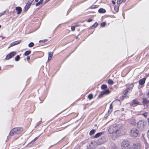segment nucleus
<instances>
[{"label":"nucleus","mask_w":149,"mask_h":149,"mask_svg":"<svg viewBox=\"0 0 149 149\" xmlns=\"http://www.w3.org/2000/svg\"><path fill=\"white\" fill-rule=\"evenodd\" d=\"M121 129L120 126L118 125L113 126L109 127L108 130V132L110 134L115 133L116 134V137L119 136L120 131Z\"/></svg>","instance_id":"1"},{"label":"nucleus","mask_w":149,"mask_h":149,"mask_svg":"<svg viewBox=\"0 0 149 149\" xmlns=\"http://www.w3.org/2000/svg\"><path fill=\"white\" fill-rule=\"evenodd\" d=\"M23 130L21 127H16L13 129L10 132L9 135L12 136L19 134Z\"/></svg>","instance_id":"2"},{"label":"nucleus","mask_w":149,"mask_h":149,"mask_svg":"<svg viewBox=\"0 0 149 149\" xmlns=\"http://www.w3.org/2000/svg\"><path fill=\"white\" fill-rule=\"evenodd\" d=\"M130 135L132 137H136L139 135V131L135 128H133L130 132Z\"/></svg>","instance_id":"3"},{"label":"nucleus","mask_w":149,"mask_h":149,"mask_svg":"<svg viewBox=\"0 0 149 149\" xmlns=\"http://www.w3.org/2000/svg\"><path fill=\"white\" fill-rule=\"evenodd\" d=\"M122 146L123 149H129V142L127 140H124L122 143Z\"/></svg>","instance_id":"4"},{"label":"nucleus","mask_w":149,"mask_h":149,"mask_svg":"<svg viewBox=\"0 0 149 149\" xmlns=\"http://www.w3.org/2000/svg\"><path fill=\"white\" fill-rule=\"evenodd\" d=\"M137 125L138 128L141 130H143L144 126L143 121L142 120L139 121L137 123Z\"/></svg>","instance_id":"5"},{"label":"nucleus","mask_w":149,"mask_h":149,"mask_svg":"<svg viewBox=\"0 0 149 149\" xmlns=\"http://www.w3.org/2000/svg\"><path fill=\"white\" fill-rule=\"evenodd\" d=\"M109 93L110 91L109 90L102 91L101 92L98 97H101L104 95L107 94Z\"/></svg>","instance_id":"6"},{"label":"nucleus","mask_w":149,"mask_h":149,"mask_svg":"<svg viewBox=\"0 0 149 149\" xmlns=\"http://www.w3.org/2000/svg\"><path fill=\"white\" fill-rule=\"evenodd\" d=\"M16 54V52H13L8 54L6 56V59H9L13 56Z\"/></svg>","instance_id":"7"},{"label":"nucleus","mask_w":149,"mask_h":149,"mask_svg":"<svg viewBox=\"0 0 149 149\" xmlns=\"http://www.w3.org/2000/svg\"><path fill=\"white\" fill-rule=\"evenodd\" d=\"M134 85L133 84H130L129 86L126 89V92L125 93L127 94L128 92H130V91H131L132 90V89Z\"/></svg>","instance_id":"8"},{"label":"nucleus","mask_w":149,"mask_h":149,"mask_svg":"<svg viewBox=\"0 0 149 149\" xmlns=\"http://www.w3.org/2000/svg\"><path fill=\"white\" fill-rule=\"evenodd\" d=\"M140 147V145L139 143L133 144L131 149H139Z\"/></svg>","instance_id":"9"},{"label":"nucleus","mask_w":149,"mask_h":149,"mask_svg":"<svg viewBox=\"0 0 149 149\" xmlns=\"http://www.w3.org/2000/svg\"><path fill=\"white\" fill-rule=\"evenodd\" d=\"M21 42V40H18L17 41H16L12 43H11L10 44V46L8 47V48H9L10 47L13 46L14 45H16L20 43Z\"/></svg>","instance_id":"10"},{"label":"nucleus","mask_w":149,"mask_h":149,"mask_svg":"<svg viewBox=\"0 0 149 149\" xmlns=\"http://www.w3.org/2000/svg\"><path fill=\"white\" fill-rule=\"evenodd\" d=\"M146 78H143L140 79L139 81V83L140 85H142L145 82Z\"/></svg>","instance_id":"11"},{"label":"nucleus","mask_w":149,"mask_h":149,"mask_svg":"<svg viewBox=\"0 0 149 149\" xmlns=\"http://www.w3.org/2000/svg\"><path fill=\"white\" fill-rule=\"evenodd\" d=\"M16 10L17 11L18 14H20L22 12V8L20 7H16L15 8Z\"/></svg>","instance_id":"12"},{"label":"nucleus","mask_w":149,"mask_h":149,"mask_svg":"<svg viewBox=\"0 0 149 149\" xmlns=\"http://www.w3.org/2000/svg\"><path fill=\"white\" fill-rule=\"evenodd\" d=\"M132 104L136 106L139 104V102L136 100H134L132 102Z\"/></svg>","instance_id":"13"},{"label":"nucleus","mask_w":149,"mask_h":149,"mask_svg":"<svg viewBox=\"0 0 149 149\" xmlns=\"http://www.w3.org/2000/svg\"><path fill=\"white\" fill-rule=\"evenodd\" d=\"M53 55V53L52 52H50L48 54V61H49L50 60L52 57Z\"/></svg>","instance_id":"14"},{"label":"nucleus","mask_w":149,"mask_h":149,"mask_svg":"<svg viewBox=\"0 0 149 149\" xmlns=\"http://www.w3.org/2000/svg\"><path fill=\"white\" fill-rule=\"evenodd\" d=\"M98 12L100 13H104L106 12V10L104 9L100 8Z\"/></svg>","instance_id":"15"},{"label":"nucleus","mask_w":149,"mask_h":149,"mask_svg":"<svg viewBox=\"0 0 149 149\" xmlns=\"http://www.w3.org/2000/svg\"><path fill=\"white\" fill-rule=\"evenodd\" d=\"M143 103L144 104H147L149 102V101L146 98H144L143 99Z\"/></svg>","instance_id":"16"},{"label":"nucleus","mask_w":149,"mask_h":149,"mask_svg":"<svg viewBox=\"0 0 149 149\" xmlns=\"http://www.w3.org/2000/svg\"><path fill=\"white\" fill-rule=\"evenodd\" d=\"M43 0H40L36 4V6H37L40 5L41 4H42V2H43Z\"/></svg>","instance_id":"17"},{"label":"nucleus","mask_w":149,"mask_h":149,"mask_svg":"<svg viewBox=\"0 0 149 149\" xmlns=\"http://www.w3.org/2000/svg\"><path fill=\"white\" fill-rule=\"evenodd\" d=\"M136 120L134 118H132L130 120V123L131 124H132L134 125L135 124V123Z\"/></svg>","instance_id":"18"},{"label":"nucleus","mask_w":149,"mask_h":149,"mask_svg":"<svg viewBox=\"0 0 149 149\" xmlns=\"http://www.w3.org/2000/svg\"><path fill=\"white\" fill-rule=\"evenodd\" d=\"M95 132V130L93 129L91 130L89 134L91 135H92L94 134Z\"/></svg>","instance_id":"19"},{"label":"nucleus","mask_w":149,"mask_h":149,"mask_svg":"<svg viewBox=\"0 0 149 149\" xmlns=\"http://www.w3.org/2000/svg\"><path fill=\"white\" fill-rule=\"evenodd\" d=\"M102 134V132L98 133L95 135V138H97L100 136Z\"/></svg>","instance_id":"20"},{"label":"nucleus","mask_w":149,"mask_h":149,"mask_svg":"<svg viewBox=\"0 0 149 149\" xmlns=\"http://www.w3.org/2000/svg\"><path fill=\"white\" fill-rule=\"evenodd\" d=\"M108 83L109 84L111 85L113 84V81L111 79H109L108 80Z\"/></svg>","instance_id":"21"},{"label":"nucleus","mask_w":149,"mask_h":149,"mask_svg":"<svg viewBox=\"0 0 149 149\" xmlns=\"http://www.w3.org/2000/svg\"><path fill=\"white\" fill-rule=\"evenodd\" d=\"M34 0H31L30 1H29L27 3V5H28V6H29L30 7V6L31 5L33 1Z\"/></svg>","instance_id":"22"},{"label":"nucleus","mask_w":149,"mask_h":149,"mask_svg":"<svg viewBox=\"0 0 149 149\" xmlns=\"http://www.w3.org/2000/svg\"><path fill=\"white\" fill-rule=\"evenodd\" d=\"M31 51H30L28 50L26 51L24 53V55L25 56H27L29 54L31 53Z\"/></svg>","instance_id":"23"},{"label":"nucleus","mask_w":149,"mask_h":149,"mask_svg":"<svg viewBox=\"0 0 149 149\" xmlns=\"http://www.w3.org/2000/svg\"><path fill=\"white\" fill-rule=\"evenodd\" d=\"M107 86L106 85H103L102 86L101 88L102 89H106L107 88Z\"/></svg>","instance_id":"24"},{"label":"nucleus","mask_w":149,"mask_h":149,"mask_svg":"<svg viewBox=\"0 0 149 149\" xmlns=\"http://www.w3.org/2000/svg\"><path fill=\"white\" fill-rule=\"evenodd\" d=\"M93 97V95L92 94H90L88 96V98L89 99V100L91 99Z\"/></svg>","instance_id":"25"},{"label":"nucleus","mask_w":149,"mask_h":149,"mask_svg":"<svg viewBox=\"0 0 149 149\" xmlns=\"http://www.w3.org/2000/svg\"><path fill=\"white\" fill-rule=\"evenodd\" d=\"M122 2H124L122 0H117V3L118 4H120Z\"/></svg>","instance_id":"26"},{"label":"nucleus","mask_w":149,"mask_h":149,"mask_svg":"<svg viewBox=\"0 0 149 149\" xmlns=\"http://www.w3.org/2000/svg\"><path fill=\"white\" fill-rule=\"evenodd\" d=\"M30 7L29 6H28V5L26 4L24 7V9L25 10L27 11L29 8Z\"/></svg>","instance_id":"27"},{"label":"nucleus","mask_w":149,"mask_h":149,"mask_svg":"<svg viewBox=\"0 0 149 149\" xmlns=\"http://www.w3.org/2000/svg\"><path fill=\"white\" fill-rule=\"evenodd\" d=\"M20 57L19 55H17L15 58V60L16 61H17L19 60Z\"/></svg>","instance_id":"28"},{"label":"nucleus","mask_w":149,"mask_h":149,"mask_svg":"<svg viewBox=\"0 0 149 149\" xmlns=\"http://www.w3.org/2000/svg\"><path fill=\"white\" fill-rule=\"evenodd\" d=\"M47 41V39H45L43 40H40L39 41V42L40 43H44L46 42Z\"/></svg>","instance_id":"29"},{"label":"nucleus","mask_w":149,"mask_h":149,"mask_svg":"<svg viewBox=\"0 0 149 149\" xmlns=\"http://www.w3.org/2000/svg\"><path fill=\"white\" fill-rule=\"evenodd\" d=\"M34 45V43L33 42H31L29 43L28 46L29 47H32Z\"/></svg>","instance_id":"30"},{"label":"nucleus","mask_w":149,"mask_h":149,"mask_svg":"<svg viewBox=\"0 0 149 149\" xmlns=\"http://www.w3.org/2000/svg\"><path fill=\"white\" fill-rule=\"evenodd\" d=\"M113 107L112 104H110V107H109V111H111V110L113 109Z\"/></svg>","instance_id":"31"},{"label":"nucleus","mask_w":149,"mask_h":149,"mask_svg":"<svg viewBox=\"0 0 149 149\" xmlns=\"http://www.w3.org/2000/svg\"><path fill=\"white\" fill-rule=\"evenodd\" d=\"M105 24H105V22H103L101 23V24H100V26L101 27H103L105 26Z\"/></svg>","instance_id":"32"},{"label":"nucleus","mask_w":149,"mask_h":149,"mask_svg":"<svg viewBox=\"0 0 149 149\" xmlns=\"http://www.w3.org/2000/svg\"><path fill=\"white\" fill-rule=\"evenodd\" d=\"M98 25V24L96 22L93 25L92 27L94 26L95 27H96L97 25Z\"/></svg>","instance_id":"33"},{"label":"nucleus","mask_w":149,"mask_h":149,"mask_svg":"<svg viewBox=\"0 0 149 149\" xmlns=\"http://www.w3.org/2000/svg\"><path fill=\"white\" fill-rule=\"evenodd\" d=\"M71 30L72 31H74L75 30V26H72L71 27Z\"/></svg>","instance_id":"34"},{"label":"nucleus","mask_w":149,"mask_h":149,"mask_svg":"<svg viewBox=\"0 0 149 149\" xmlns=\"http://www.w3.org/2000/svg\"><path fill=\"white\" fill-rule=\"evenodd\" d=\"M114 9L116 11H118V8L117 7L115 6L114 7Z\"/></svg>","instance_id":"35"},{"label":"nucleus","mask_w":149,"mask_h":149,"mask_svg":"<svg viewBox=\"0 0 149 149\" xmlns=\"http://www.w3.org/2000/svg\"><path fill=\"white\" fill-rule=\"evenodd\" d=\"M142 115L146 117L147 115V113H143Z\"/></svg>","instance_id":"36"},{"label":"nucleus","mask_w":149,"mask_h":149,"mask_svg":"<svg viewBox=\"0 0 149 149\" xmlns=\"http://www.w3.org/2000/svg\"><path fill=\"white\" fill-rule=\"evenodd\" d=\"M92 19H88V20H87V22H91L92 21Z\"/></svg>","instance_id":"37"},{"label":"nucleus","mask_w":149,"mask_h":149,"mask_svg":"<svg viewBox=\"0 0 149 149\" xmlns=\"http://www.w3.org/2000/svg\"><path fill=\"white\" fill-rule=\"evenodd\" d=\"M5 13V12H3L2 13H0V16H1V15L4 14Z\"/></svg>","instance_id":"38"},{"label":"nucleus","mask_w":149,"mask_h":149,"mask_svg":"<svg viewBox=\"0 0 149 149\" xmlns=\"http://www.w3.org/2000/svg\"><path fill=\"white\" fill-rule=\"evenodd\" d=\"M148 136L149 138V130H148L147 132Z\"/></svg>","instance_id":"39"},{"label":"nucleus","mask_w":149,"mask_h":149,"mask_svg":"<svg viewBox=\"0 0 149 149\" xmlns=\"http://www.w3.org/2000/svg\"><path fill=\"white\" fill-rule=\"evenodd\" d=\"M27 60L28 61H29L30 60V58L29 56H28L27 57Z\"/></svg>","instance_id":"40"},{"label":"nucleus","mask_w":149,"mask_h":149,"mask_svg":"<svg viewBox=\"0 0 149 149\" xmlns=\"http://www.w3.org/2000/svg\"><path fill=\"white\" fill-rule=\"evenodd\" d=\"M50 0H46L45 1V3H47Z\"/></svg>","instance_id":"41"},{"label":"nucleus","mask_w":149,"mask_h":149,"mask_svg":"<svg viewBox=\"0 0 149 149\" xmlns=\"http://www.w3.org/2000/svg\"><path fill=\"white\" fill-rule=\"evenodd\" d=\"M112 2L113 3V4H115V2L114 1H112Z\"/></svg>","instance_id":"42"},{"label":"nucleus","mask_w":149,"mask_h":149,"mask_svg":"<svg viewBox=\"0 0 149 149\" xmlns=\"http://www.w3.org/2000/svg\"><path fill=\"white\" fill-rule=\"evenodd\" d=\"M37 139V138H35L34 139H33V141H35Z\"/></svg>","instance_id":"43"},{"label":"nucleus","mask_w":149,"mask_h":149,"mask_svg":"<svg viewBox=\"0 0 149 149\" xmlns=\"http://www.w3.org/2000/svg\"><path fill=\"white\" fill-rule=\"evenodd\" d=\"M147 95H148V97H149V92H148V93L147 94Z\"/></svg>","instance_id":"44"},{"label":"nucleus","mask_w":149,"mask_h":149,"mask_svg":"<svg viewBox=\"0 0 149 149\" xmlns=\"http://www.w3.org/2000/svg\"><path fill=\"white\" fill-rule=\"evenodd\" d=\"M35 1L36 2H37L38 1V0H35Z\"/></svg>","instance_id":"45"},{"label":"nucleus","mask_w":149,"mask_h":149,"mask_svg":"<svg viewBox=\"0 0 149 149\" xmlns=\"http://www.w3.org/2000/svg\"><path fill=\"white\" fill-rule=\"evenodd\" d=\"M126 0H122V1L123 2H125V1H126Z\"/></svg>","instance_id":"46"},{"label":"nucleus","mask_w":149,"mask_h":149,"mask_svg":"<svg viewBox=\"0 0 149 149\" xmlns=\"http://www.w3.org/2000/svg\"><path fill=\"white\" fill-rule=\"evenodd\" d=\"M1 25H0V28H1Z\"/></svg>","instance_id":"47"},{"label":"nucleus","mask_w":149,"mask_h":149,"mask_svg":"<svg viewBox=\"0 0 149 149\" xmlns=\"http://www.w3.org/2000/svg\"><path fill=\"white\" fill-rule=\"evenodd\" d=\"M112 1H113V0H112Z\"/></svg>","instance_id":"48"}]
</instances>
